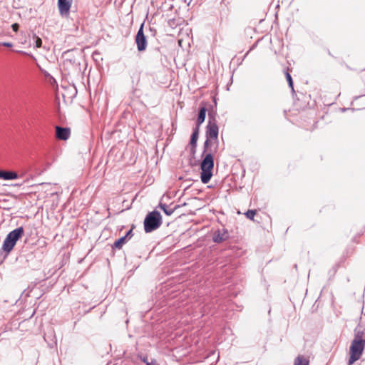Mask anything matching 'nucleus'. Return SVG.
<instances>
[{
  "mask_svg": "<svg viewBox=\"0 0 365 365\" xmlns=\"http://www.w3.org/2000/svg\"><path fill=\"white\" fill-rule=\"evenodd\" d=\"M127 242L128 240L124 236H123L114 242L113 247L116 249H120L122 246Z\"/></svg>",
  "mask_w": 365,
  "mask_h": 365,
  "instance_id": "16",
  "label": "nucleus"
},
{
  "mask_svg": "<svg viewBox=\"0 0 365 365\" xmlns=\"http://www.w3.org/2000/svg\"><path fill=\"white\" fill-rule=\"evenodd\" d=\"M41 44H42L41 39L39 37L37 36L36 38V48H40L41 46Z\"/></svg>",
  "mask_w": 365,
  "mask_h": 365,
  "instance_id": "20",
  "label": "nucleus"
},
{
  "mask_svg": "<svg viewBox=\"0 0 365 365\" xmlns=\"http://www.w3.org/2000/svg\"><path fill=\"white\" fill-rule=\"evenodd\" d=\"M162 224V217L159 212L153 211L149 212L144 220V230L146 233L151 232Z\"/></svg>",
  "mask_w": 365,
  "mask_h": 365,
  "instance_id": "3",
  "label": "nucleus"
},
{
  "mask_svg": "<svg viewBox=\"0 0 365 365\" xmlns=\"http://www.w3.org/2000/svg\"><path fill=\"white\" fill-rule=\"evenodd\" d=\"M24 230L22 227L10 232L4 242L3 250L6 253H9L14 247L16 242L24 235Z\"/></svg>",
  "mask_w": 365,
  "mask_h": 365,
  "instance_id": "4",
  "label": "nucleus"
},
{
  "mask_svg": "<svg viewBox=\"0 0 365 365\" xmlns=\"http://www.w3.org/2000/svg\"><path fill=\"white\" fill-rule=\"evenodd\" d=\"M58 9L61 15L68 13V0H58Z\"/></svg>",
  "mask_w": 365,
  "mask_h": 365,
  "instance_id": "11",
  "label": "nucleus"
},
{
  "mask_svg": "<svg viewBox=\"0 0 365 365\" xmlns=\"http://www.w3.org/2000/svg\"><path fill=\"white\" fill-rule=\"evenodd\" d=\"M248 219H250V220H253L255 215H256V211L254 210H249L246 213H245Z\"/></svg>",
  "mask_w": 365,
  "mask_h": 365,
  "instance_id": "18",
  "label": "nucleus"
},
{
  "mask_svg": "<svg viewBox=\"0 0 365 365\" xmlns=\"http://www.w3.org/2000/svg\"><path fill=\"white\" fill-rule=\"evenodd\" d=\"M56 137L58 140H67L68 138V128H62L59 126H56Z\"/></svg>",
  "mask_w": 365,
  "mask_h": 365,
  "instance_id": "8",
  "label": "nucleus"
},
{
  "mask_svg": "<svg viewBox=\"0 0 365 365\" xmlns=\"http://www.w3.org/2000/svg\"><path fill=\"white\" fill-rule=\"evenodd\" d=\"M19 178L16 173L14 171L0 170V179L5 180H15Z\"/></svg>",
  "mask_w": 365,
  "mask_h": 365,
  "instance_id": "10",
  "label": "nucleus"
},
{
  "mask_svg": "<svg viewBox=\"0 0 365 365\" xmlns=\"http://www.w3.org/2000/svg\"><path fill=\"white\" fill-rule=\"evenodd\" d=\"M133 230L130 229L129 231L127 232V233L125 234V235L124 237L128 240L129 239H130L133 237Z\"/></svg>",
  "mask_w": 365,
  "mask_h": 365,
  "instance_id": "19",
  "label": "nucleus"
},
{
  "mask_svg": "<svg viewBox=\"0 0 365 365\" xmlns=\"http://www.w3.org/2000/svg\"><path fill=\"white\" fill-rule=\"evenodd\" d=\"M160 207L163 210V212H165V214L168 216H170L171 215L174 211L176 209V207H175L174 208H172V207H170L168 205H167L166 204H163V203H160Z\"/></svg>",
  "mask_w": 365,
  "mask_h": 365,
  "instance_id": "15",
  "label": "nucleus"
},
{
  "mask_svg": "<svg viewBox=\"0 0 365 365\" xmlns=\"http://www.w3.org/2000/svg\"><path fill=\"white\" fill-rule=\"evenodd\" d=\"M135 42L137 44V48L139 51H143L145 50L147 46V41L145 36L143 33V24L140 26L136 37H135Z\"/></svg>",
  "mask_w": 365,
  "mask_h": 365,
  "instance_id": "6",
  "label": "nucleus"
},
{
  "mask_svg": "<svg viewBox=\"0 0 365 365\" xmlns=\"http://www.w3.org/2000/svg\"><path fill=\"white\" fill-rule=\"evenodd\" d=\"M11 28H12L14 31L16 32L19 30V25L17 23H14V24H12Z\"/></svg>",
  "mask_w": 365,
  "mask_h": 365,
  "instance_id": "21",
  "label": "nucleus"
},
{
  "mask_svg": "<svg viewBox=\"0 0 365 365\" xmlns=\"http://www.w3.org/2000/svg\"><path fill=\"white\" fill-rule=\"evenodd\" d=\"M147 365H155L154 362L147 363Z\"/></svg>",
  "mask_w": 365,
  "mask_h": 365,
  "instance_id": "23",
  "label": "nucleus"
},
{
  "mask_svg": "<svg viewBox=\"0 0 365 365\" xmlns=\"http://www.w3.org/2000/svg\"><path fill=\"white\" fill-rule=\"evenodd\" d=\"M206 112H207V110H206L205 107L200 108V109L199 110V113H198L196 126L199 127L204 122V120L205 119V116H206Z\"/></svg>",
  "mask_w": 365,
  "mask_h": 365,
  "instance_id": "13",
  "label": "nucleus"
},
{
  "mask_svg": "<svg viewBox=\"0 0 365 365\" xmlns=\"http://www.w3.org/2000/svg\"><path fill=\"white\" fill-rule=\"evenodd\" d=\"M199 135V128L196 126L193 130L192 134L190 138V145L192 147L193 151L195 152V149L197 146V141Z\"/></svg>",
  "mask_w": 365,
  "mask_h": 365,
  "instance_id": "12",
  "label": "nucleus"
},
{
  "mask_svg": "<svg viewBox=\"0 0 365 365\" xmlns=\"http://www.w3.org/2000/svg\"><path fill=\"white\" fill-rule=\"evenodd\" d=\"M309 361L304 356L299 355L294 362V365H309Z\"/></svg>",
  "mask_w": 365,
  "mask_h": 365,
  "instance_id": "14",
  "label": "nucleus"
},
{
  "mask_svg": "<svg viewBox=\"0 0 365 365\" xmlns=\"http://www.w3.org/2000/svg\"><path fill=\"white\" fill-rule=\"evenodd\" d=\"M230 237L227 230L222 228L215 230L213 233L212 240L215 243H221L226 241Z\"/></svg>",
  "mask_w": 365,
  "mask_h": 365,
  "instance_id": "7",
  "label": "nucleus"
},
{
  "mask_svg": "<svg viewBox=\"0 0 365 365\" xmlns=\"http://www.w3.org/2000/svg\"><path fill=\"white\" fill-rule=\"evenodd\" d=\"M363 332L357 331L355 334L354 340L350 346V357L348 364L352 365L355 361L359 360L365 348V339L362 337Z\"/></svg>",
  "mask_w": 365,
  "mask_h": 365,
  "instance_id": "1",
  "label": "nucleus"
},
{
  "mask_svg": "<svg viewBox=\"0 0 365 365\" xmlns=\"http://www.w3.org/2000/svg\"><path fill=\"white\" fill-rule=\"evenodd\" d=\"M64 91H66V87L61 86V90L60 91L58 88L56 89V99L58 102V106H60L61 99H62L63 103L66 106V95Z\"/></svg>",
  "mask_w": 365,
  "mask_h": 365,
  "instance_id": "9",
  "label": "nucleus"
},
{
  "mask_svg": "<svg viewBox=\"0 0 365 365\" xmlns=\"http://www.w3.org/2000/svg\"><path fill=\"white\" fill-rule=\"evenodd\" d=\"M143 361L145 363H146V364H147V363H149V362H148L145 359H144Z\"/></svg>",
  "mask_w": 365,
  "mask_h": 365,
  "instance_id": "25",
  "label": "nucleus"
},
{
  "mask_svg": "<svg viewBox=\"0 0 365 365\" xmlns=\"http://www.w3.org/2000/svg\"><path fill=\"white\" fill-rule=\"evenodd\" d=\"M43 73H44V75H45L46 76H49V74H48L47 72H46V71H43Z\"/></svg>",
  "mask_w": 365,
  "mask_h": 365,
  "instance_id": "24",
  "label": "nucleus"
},
{
  "mask_svg": "<svg viewBox=\"0 0 365 365\" xmlns=\"http://www.w3.org/2000/svg\"><path fill=\"white\" fill-rule=\"evenodd\" d=\"M285 76H286V79L288 82V85H289V88H291L292 92H294L293 81H292V78L291 75L289 74V72H286Z\"/></svg>",
  "mask_w": 365,
  "mask_h": 365,
  "instance_id": "17",
  "label": "nucleus"
},
{
  "mask_svg": "<svg viewBox=\"0 0 365 365\" xmlns=\"http://www.w3.org/2000/svg\"><path fill=\"white\" fill-rule=\"evenodd\" d=\"M209 121L206 130V140L204 143L203 154H205L210 145V139L217 140L219 128L216 123L215 119L212 116L211 113L208 114Z\"/></svg>",
  "mask_w": 365,
  "mask_h": 365,
  "instance_id": "5",
  "label": "nucleus"
},
{
  "mask_svg": "<svg viewBox=\"0 0 365 365\" xmlns=\"http://www.w3.org/2000/svg\"><path fill=\"white\" fill-rule=\"evenodd\" d=\"M2 46L10 48L13 45L11 43H9V42H4V43H2Z\"/></svg>",
  "mask_w": 365,
  "mask_h": 365,
  "instance_id": "22",
  "label": "nucleus"
},
{
  "mask_svg": "<svg viewBox=\"0 0 365 365\" xmlns=\"http://www.w3.org/2000/svg\"><path fill=\"white\" fill-rule=\"evenodd\" d=\"M214 167V159L211 153H207L200 164V178L202 183H207L212 176Z\"/></svg>",
  "mask_w": 365,
  "mask_h": 365,
  "instance_id": "2",
  "label": "nucleus"
}]
</instances>
